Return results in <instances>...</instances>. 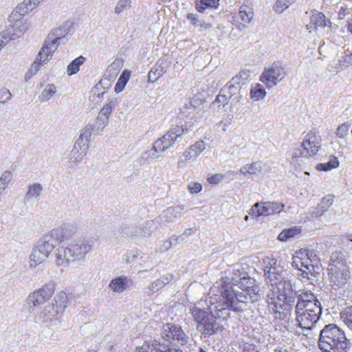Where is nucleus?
<instances>
[{
	"label": "nucleus",
	"instance_id": "1",
	"mask_svg": "<svg viewBox=\"0 0 352 352\" xmlns=\"http://www.w3.org/2000/svg\"><path fill=\"white\" fill-rule=\"evenodd\" d=\"M227 278H222L219 282L213 285L209 293L208 299L206 301L209 303L210 314L214 318L226 320L230 317V311L239 312L234 307L239 304L234 298V290L230 283H227Z\"/></svg>",
	"mask_w": 352,
	"mask_h": 352
},
{
	"label": "nucleus",
	"instance_id": "2",
	"mask_svg": "<svg viewBox=\"0 0 352 352\" xmlns=\"http://www.w3.org/2000/svg\"><path fill=\"white\" fill-rule=\"evenodd\" d=\"M296 320L298 324L306 329H311L316 324L322 313L320 302L313 293L302 292L298 295L296 305Z\"/></svg>",
	"mask_w": 352,
	"mask_h": 352
},
{
	"label": "nucleus",
	"instance_id": "3",
	"mask_svg": "<svg viewBox=\"0 0 352 352\" xmlns=\"http://www.w3.org/2000/svg\"><path fill=\"white\" fill-rule=\"evenodd\" d=\"M266 265L264 267L266 279L271 284L276 286L279 296L283 300L289 299L293 297L294 293L296 292L295 285L292 283L291 280L285 276L286 271L280 266V262L275 258H267Z\"/></svg>",
	"mask_w": 352,
	"mask_h": 352
},
{
	"label": "nucleus",
	"instance_id": "4",
	"mask_svg": "<svg viewBox=\"0 0 352 352\" xmlns=\"http://www.w3.org/2000/svg\"><path fill=\"white\" fill-rule=\"evenodd\" d=\"M92 249L90 242L78 241L67 246H58L52 254V258L56 266L67 267L72 262L84 260Z\"/></svg>",
	"mask_w": 352,
	"mask_h": 352
},
{
	"label": "nucleus",
	"instance_id": "5",
	"mask_svg": "<svg viewBox=\"0 0 352 352\" xmlns=\"http://www.w3.org/2000/svg\"><path fill=\"white\" fill-rule=\"evenodd\" d=\"M238 274L235 273V276L230 280L228 277L227 283H230L231 287L239 286L242 289V292H239L233 289L234 290V298L239 304L238 307H234L237 311H243L245 307V305L248 302H254L257 301L261 297L260 287L256 285H253V283L250 280L249 278H246L245 276L241 277V274L238 271Z\"/></svg>",
	"mask_w": 352,
	"mask_h": 352
},
{
	"label": "nucleus",
	"instance_id": "6",
	"mask_svg": "<svg viewBox=\"0 0 352 352\" xmlns=\"http://www.w3.org/2000/svg\"><path fill=\"white\" fill-rule=\"evenodd\" d=\"M318 346L324 352H348L349 342L341 329L329 324L320 331Z\"/></svg>",
	"mask_w": 352,
	"mask_h": 352
},
{
	"label": "nucleus",
	"instance_id": "7",
	"mask_svg": "<svg viewBox=\"0 0 352 352\" xmlns=\"http://www.w3.org/2000/svg\"><path fill=\"white\" fill-rule=\"evenodd\" d=\"M327 270L331 285L335 289L344 286L350 278L349 267L340 252L332 253Z\"/></svg>",
	"mask_w": 352,
	"mask_h": 352
},
{
	"label": "nucleus",
	"instance_id": "8",
	"mask_svg": "<svg viewBox=\"0 0 352 352\" xmlns=\"http://www.w3.org/2000/svg\"><path fill=\"white\" fill-rule=\"evenodd\" d=\"M56 248L57 245L47 235L45 234L42 236L38 240L36 245L32 249L30 255V268H36L39 264L45 261Z\"/></svg>",
	"mask_w": 352,
	"mask_h": 352
},
{
	"label": "nucleus",
	"instance_id": "9",
	"mask_svg": "<svg viewBox=\"0 0 352 352\" xmlns=\"http://www.w3.org/2000/svg\"><path fill=\"white\" fill-rule=\"evenodd\" d=\"M54 291L55 284L50 282L30 293L26 298V303L29 306V311L34 312L36 307L40 306L50 300Z\"/></svg>",
	"mask_w": 352,
	"mask_h": 352
},
{
	"label": "nucleus",
	"instance_id": "10",
	"mask_svg": "<svg viewBox=\"0 0 352 352\" xmlns=\"http://www.w3.org/2000/svg\"><path fill=\"white\" fill-rule=\"evenodd\" d=\"M287 76L286 67L280 63H274L270 67L265 69L260 76V80L267 87L272 88L284 80Z\"/></svg>",
	"mask_w": 352,
	"mask_h": 352
},
{
	"label": "nucleus",
	"instance_id": "11",
	"mask_svg": "<svg viewBox=\"0 0 352 352\" xmlns=\"http://www.w3.org/2000/svg\"><path fill=\"white\" fill-rule=\"evenodd\" d=\"M162 335L166 342L164 344L166 348L171 343L184 345L188 338L179 326L170 323L163 326Z\"/></svg>",
	"mask_w": 352,
	"mask_h": 352
},
{
	"label": "nucleus",
	"instance_id": "12",
	"mask_svg": "<svg viewBox=\"0 0 352 352\" xmlns=\"http://www.w3.org/2000/svg\"><path fill=\"white\" fill-rule=\"evenodd\" d=\"M293 266L302 272V278H307L312 280L314 275V266L311 263V261L308 257V254L305 250H299L293 256Z\"/></svg>",
	"mask_w": 352,
	"mask_h": 352
},
{
	"label": "nucleus",
	"instance_id": "13",
	"mask_svg": "<svg viewBox=\"0 0 352 352\" xmlns=\"http://www.w3.org/2000/svg\"><path fill=\"white\" fill-rule=\"evenodd\" d=\"M192 122L189 128L187 126H175L171 128L162 138L158 139L155 142L159 144V146L164 152L166 149L169 148L175 142L178 138L184 135L189 129L192 126Z\"/></svg>",
	"mask_w": 352,
	"mask_h": 352
},
{
	"label": "nucleus",
	"instance_id": "14",
	"mask_svg": "<svg viewBox=\"0 0 352 352\" xmlns=\"http://www.w3.org/2000/svg\"><path fill=\"white\" fill-rule=\"evenodd\" d=\"M303 151L300 153L302 157H313L318 152L321 146V138L316 132L308 133L301 143Z\"/></svg>",
	"mask_w": 352,
	"mask_h": 352
},
{
	"label": "nucleus",
	"instance_id": "15",
	"mask_svg": "<svg viewBox=\"0 0 352 352\" xmlns=\"http://www.w3.org/2000/svg\"><path fill=\"white\" fill-rule=\"evenodd\" d=\"M160 224L157 221V218H155L154 220L145 221L140 227L124 228L123 232L134 236H151L158 228Z\"/></svg>",
	"mask_w": 352,
	"mask_h": 352
},
{
	"label": "nucleus",
	"instance_id": "16",
	"mask_svg": "<svg viewBox=\"0 0 352 352\" xmlns=\"http://www.w3.org/2000/svg\"><path fill=\"white\" fill-rule=\"evenodd\" d=\"M254 16L253 9L247 4H243L239 8V13L234 16V24L239 30H243L247 28Z\"/></svg>",
	"mask_w": 352,
	"mask_h": 352
},
{
	"label": "nucleus",
	"instance_id": "17",
	"mask_svg": "<svg viewBox=\"0 0 352 352\" xmlns=\"http://www.w3.org/2000/svg\"><path fill=\"white\" fill-rule=\"evenodd\" d=\"M184 209V206L169 207L164 210L162 213L157 217V221L160 226H166L170 223H173L182 216V210Z\"/></svg>",
	"mask_w": 352,
	"mask_h": 352
},
{
	"label": "nucleus",
	"instance_id": "18",
	"mask_svg": "<svg viewBox=\"0 0 352 352\" xmlns=\"http://www.w3.org/2000/svg\"><path fill=\"white\" fill-rule=\"evenodd\" d=\"M58 314L54 306L49 303L36 312L34 320L38 323H51Z\"/></svg>",
	"mask_w": 352,
	"mask_h": 352
},
{
	"label": "nucleus",
	"instance_id": "19",
	"mask_svg": "<svg viewBox=\"0 0 352 352\" xmlns=\"http://www.w3.org/2000/svg\"><path fill=\"white\" fill-rule=\"evenodd\" d=\"M68 32L69 28L66 24L52 29L46 37L48 42L47 45L52 47V50L55 48V45H57V47H58Z\"/></svg>",
	"mask_w": 352,
	"mask_h": 352
},
{
	"label": "nucleus",
	"instance_id": "20",
	"mask_svg": "<svg viewBox=\"0 0 352 352\" xmlns=\"http://www.w3.org/2000/svg\"><path fill=\"white\" fill-rule=\"evenodd\" d=\"M205 149L206 143L202 140H199L186 150L183 153L182 156L185 158L186 161L194 162Z\"/></svg>",
	"mask_w": 352,
	"mask_h": 352
},
{
	"label": "nucleus",
	"instance_id": "21",
	"mask_svg": "<svg viewBox=\"0 0 352 352\" xmlns=\"http://www.w3.org/2000/svg\"><path fill=\"white\" fill-rule=\"evenodd\" d=\"M84 148L76 143L74 144L69 156V163L72 168L78 166L86 155L88 149Z\"/></svg>",
	"mask_w": 352,
	"mask_h": 352
},
{
	"label": "nucleus",
	"instance_id": "22",
	"mask_svg": "<svg viewBox=\"0 0 352 352\" xmlns=\"http://www.w3.org/2000/svg\"><path fill=\"white\" fill-rule=\"evenodd\" d=\"M239 77L238 76H236L235 77L232 78V80L230 81L223 89V93L228 95V93L230 94V100H232V103L234 102L235 103H237L239 102L241 96L239 95V87L234 85V83L239 84V82L238 81Z\"/></svg>",
	"mask_w": 352,
	"mask_h": 352
},
{
	"label": "nucleus",
	"instance_id": "23",
	"mask_svg": "<svg viewBox=\"0 0 352 352\" xmlns=\"http://www.w3.org/2000/svg\"><path fill=\"white\" fill-rule=\"evenodd\" d=\"M93 129L91 127V124H87L80 130V135L75 143L88 149Z\"/></svg>",
	"mask_w": 352,
	"mask_h": 352
},
{
	"label": "nucleus",
	"instance_id": "24",
	"mask_svg": "<svg viewBox=\"0 0 352 352\" xmlns=\"http://www.w3.org/2000/svg\"><path fill=\"white\" fill-rule=\"evenodd\" d=\"M129 278L125 276L115 278L109 284V289L116 293H122L127 287Z\"/></svg>",
	"mask_w": 352,
	"mask_h": 352
},
{
	"label": "nucleus",
	"instance_id": "25",
	"mask_svg": "<svg viewBox=\"0 0 352 352\" xmlns=\"http://www.w3.org/2000/svg\"><path fill=\"white\" fill-rule=\"evenodd\" d=\"M331 24L330 20L327 19L322 12H316L311 16L310 28L314 27L315 29H317L318 27H330Z\"/></svg>",
	"mask_w": 352,
	"mask_h": 352
},
{
	"label": "nucleus",
	"instance_id": "26",
	"mask_svg": "<svg viewBox=\"0 0 352 352\" xmlns=\"http://www.w3.org/2000/svg\"><path fill=\"white\" fill-rule=\"evenodd\" d=\"M50 305H53L55 309L60 314L64 311L68 305V297L65 292H59L54 296L53 301Z\"/></svg>",
	"mask_w": 352,
	"mask_h": 352
},
{
	"label": "nucleus",
	"instance_id": "27",
	"mask_svg": "<svg viewBox=\"0 0 352 352\" xmlns=\"http://www.w3.org/2000/svg\"><path fill=\"white\" fill-rule=\"evenodd\" d=\"M164 151L155 142L153 143V148L142 153L140 160L142 162L148 163L152 160L157 159Z\"/></svg>",
	"mask_w": 352,
	"mask_h": 352
},
{
	"label": "nucleus",
	"instance_id": "28",
	"mask_svg": "<svg viewBox=\"0 0 352 352\" xmlns=\"http://www.w3.org/2000/svg\"><path fill=\"white\" fill-rule=\"evenodd\" d=\"M165 344L145 342L142 346H136L135 352H167Z\"/></svg>",
	"mask_w": 352,
	"mask_h": 352
},
{
	"label": "nucleus",
	"instance_id": "29",
	"mask_svg": "<svg viewBox=\"0 0 352 352\" xmlns=\"http://www.w3.org/2000/svg\"><path fill=\"white\" fill-rule=\"evenodd\" d=\"M214 318L211 316L204 320L200 324H197V329L201 332L202 334L211 336L214 333Z\"/></svg>",
	"mask_w": 352,
	"mask_h": 352
},
{
	"label": "nucleus",
	"instance_id": "30",
	"mask_svg": "<svg viewBox=\"0 0 352 352\" xmlns=\"http://www.w3.org/2000/svg\"><path fill=\"white\" fill-rule=\"evenodd\" d=\"M107 92L106 88L103 86L102 81H99L91 89L89 96V100L95 104L101 102L104 94Z\"/></svg>",
	"mask_w": 352,
	"mask_h": 352
},
{
	"label": "nucleus",
	"instance_id": "31",
	"mask_svg": "<svg viewBox=\"0 0 352 352\" xmlns=\"http://www.w3.org/2000/svg\"><path fill=\"white\" fill-rule=\"evenodd\" d=\"M47 39L45 38L44 45L42 48L40 50L37 57H38V60L42 61L43 63H47L52 57L53 54L57 50V45H55V48L52 50V47L47 45Z\"/></svg>",
	"mask_w": 352,
	"mask_h": 352
},
{
	"label": "nucleus",
	"instance_id": "32",
	"mask_svg": "<svg viewBox=\"0 0 352 352\" xmlns=\"http://www.w3.org/2000/svg\"><path fill=\"white\" fill-rule=\"evenodd\" d=\"M263 205L264 208L263 214H264V216L279 213L285 207L284 204L276 201H263Z\"/></svg>",
	"mask_w": 352,
	"mask_h": 352
},
{
	"label": "nucleus",
	"instance_id": "33",
	"mask_svg": "<svg viewBox=\"0 0 352 352\" xmlns=\"http://www.w3.org/2000/svg\"><path fill=\"white\" fill-rule=\"evenodd\" d=\"M30 27V23L25 21L19 20L16 21L12 26L13 31L16 33H13L12 35L9 36L10 40H14L16 37L20 36L21 34H23L28 30Z\"/></svg>",
	"mask_w": 352,
	"mask_h": 352
},
{
	"label": "nucleus",
	"instance_id": "34",
	"mask_svg": "<svg viewBox=\"0 0 352 352\" xmlns=\"http://www.w3.org/2000/svg\"><path fill=\"white\" fill-rule=\"evenodd\" d=\"M172 279L173 276L171 274L162 276L150 285L149 289L152 293L156 292L168 284Z\"/></svg>",
	"mask_w": 352,
	"mask_h": 352
},
{
	"label": "nucleus",
	"instance_id": "35",
	"mask_svg": "<svg viewBox=\"0 0 352 352\" xmlns=\"http://www.w3.org/2000/svg\"><path fill=\"white\" fill-rule=\"evenodd\" d=\"M38 5L34 0H24L16 6V12L21 16H24L35 8Z\"/></svg>",
	"mask_w": 352,
	"mask_h": 352
},
{
	"label": "nucleus",
	"instance_id": "36",
	"mask_svg": "<svg viewBox=\"0 0 352 352\" xmlns=\"http://www.w3.org/2000/svg\"><path fill=\"white\" fill-rule=\"evenodd\" d=\"M333 196L328 195L323 197L316 208L315 213L316 217L322 216L324 212H326L329 207L333 204Z\"/></svg>",
	"mask_w": 352,
	"mask_h": 352
},
{
	"label": "nucleus",
	"instance_id": "37",
	"mask_svg": "<svg viewBox=\"0 0 352 352\" xmlns=\"http://www.w3.org/2000/svg\"><path fill=\"white\" fill-rule=\"evenodd\" d=\"M118 104V99L112 98L109 99L108 102L103 106L98 116L109 120V116L112 113V110L116 108Z\"/></svg>",
	"mask_w": 352,
	"mask_h": 352
},
{
	"label": "nucleus",
	"instance_id": "38",
	"mask_svg": "<svg viewBox=\"0 0 352 352\" xmlns=\"http://www.w3.org/2000/svg\"><path fill=\"white\" fill-rule=\"evenodd\" d=\"M43 190V186L39 183L30 184L25 199L28 201L34 198H38L41 195Z\"/></svg>",
	"mask_w": 352,
	"mask_h": 352
},
{
	"label": "nucleus",
	"instance_id": "39",
	"mask_svg": "<svg viewBox=\"0 0 352 352\" xmlns=\"http://www.w3.org/2000/svg\"><path fill=\"white\" fill-rule=\"evenodd\" d=\"M263 164L261 162H256L250 164H246L240 169V173L243 175H254L262 170Z\"/></svg>",
	"mask_w": 352,
	"mask_h": 352
},
{
	"label": "nucleus",
	"instance_id": "40",
	"mask_svg": "<svg viewBox=\"0 0 352 352\" xmlns=\"http://www.w3.org/2000/svg\"><path fill=\"white\" fill-rule=\"evenodd\" d=\"M65 240L69 239L77 231V225L74 222L64 223L59 226Z\"/></svg>",
	"mask_w": 352,
	"mask_h": 352
},
{
	"label": "nucleus",
	"instance_id": "41",
	"mask_svg": "<svg viewBox=\"0 0 352 352\" xmlns=\"http://www.w3.org/2000/svg\"><path fill=\"white\" fill-rule=\"evenodd\" d=\"M109 120L102 118L98 115L93 124H91V127L93 129V133L95 135H100L105 127L108 125Z\"/></svg>",
	"mask_w": 352,
	"mask_h": 352
},
{
	"label": "nucleus",
	"instance_id": "42",
	"mask_svg": "<svg viewBox=\"0 0 352 352\" xmlns=\"http://www.w3.org/2000/svg\"><path fill=\"white\" fill-rule=\"evenodd\" d=\"M230 100V94H229V93H228V95L226 94L223 93V89H221L219 94L217 96L212 105L213 108L217 109L225 107V106L229 102Z\"/></svg>",
	"mask_w": 352,
	"mask_h": 352
},
{
	"label": "nucleus",
	"instance_id": "43",
	"mask_svg": "<svg viewBox=\"0 0 352 352\" xmlns=\"http://www.w3.org/2000/svg\"><path fill=\"white\" fill-rule=\"evenodd\" d=\"M85 61V58L80 56L72 60L67 68V73L69 76L76 74L80 70V66L82 65Z\"/></svg>",
	"mask_w": 352,
	"mask_h": 352
},
{
	"label": "nucleus",
	"instance_id": "44",
	"mask_svg": "<svg viewBox=\"0 0 352 352\" xmlns=\"http://www.w3.org/2000/svg\"><path fill=\"white\" fill-rule=\"evenodd\" d=\"M250 98L254 101H258L263 99L266 96V91L260 84H256L250 89Z\"/></svg>",
	"mask_w": 352,
	"mask_h": 352
},
{
	"label": "nucleus",
	"instance_id": "45",
	"mask_svg": "<svg viewBox=\"0 0 352 352\" xmlns=\"http://www.w3.org/2000/svg\"><path fill=\"white\" fill-rule=\"evenodd\" d=\"M190 311L192 317L197 324H200L211 316V314H209L206 311L201 309L197 306H194Z\"/></svg>",
	"mask_w": 352,
	"mask_h": 352
},
{
	"label": "nucleus",
	"instance_id": "46",
	"mask_svg": "<svg viewBox=\"0 0 352 352\" xmlns=\"http://www.w3.org/2000/svg\"><path fill=\"white\" fill-rule=\"evenodd\" d=\"M56 93V88L53 84H48L42 93L39 95L38 98L41 102H45L51 99Z\"/></svg>",
	"mask_w": 352,
	"mask_h": 352
},
{
	"label": "nucleus",
	"instance_id": "47",
	"mask_svg": "<svg viewBox=\"0 0 352 352\" xmlns=\"http://www.w3.org/2000/svg\"><path fill=\"white\" fill-rule=\"evenodd\" d=\"M45 235H47L49 239H50L56 245H58V244L60 243L65 241V239L59 226L52 229Z\"/></svg>",
	"mask_w": 352,
	"mask_h": 352
},
{
	"label": "nucleus",
	"instance_id": "48",
	"mask_svg": "<svg viewBox=\"0 0 352 352\" xmlns=\"http://www.w3.org/2000/svg\"><path fill=\"white\" fill-rule=\"evenodd\" d=\"M339 166V161L336 157L331 156V160L325 163H320L317 165V169L319 170L328 171L336 168Z\"/></svg>",
	"mask_w": 352,
	"mask_h": 352
},
{
	"label": "nucleus",
	"instance_id": "49",
	"mask_svg": "<svg viewBox=\"0 0 352 352\" xmlns=\"http://www.w3.org/2000/svg\"><path fill=\"white\" fill-rule=\"evenodd\" d=\"M300 229L294 227L287 230H283L278 236V239L281 241H285L289 238L294 237L297 234L300 233Z\"/></svg>",
	"mask_w": 352,
	"mask_h": 352
},
{
	"label": "nucleus",
	"instance_id": "50",
	"mask_svg": "<svg viewBox=\"0 0 352 352\" xmlns=\"http://www.w3.org/2000/svg\"><path fill=\"white\" fill-rule=\"evenodd\" d=\"M297 0H277L273 7L276 13H282Z\"/></svg>",
	"mask_w": 352,
	"mask_h": 352
},
{
	"label": "nucleus",
	"instance_id": "51",
	"mask_svg": "<svg viewBox=\"0 0 352 352\" xmlns=\"http://www.w3.org/2000/svg\"><path fill=\"white\" fill-rule=\"evenodd\" d=\"M129 77L130 75L127 71H124L122 72L114 87L116 92L120 93L124 89L126 82L129 80Z\"/></svg>",
	"mask_w": 352,
	"mask_h": 352
},
{
	"label": "nucleus",
	"instance_id": "52",
	"mask_svg": "<svg viewBox=\"0 0 352 352\" xmlns=\"http://www.w3.org/2000/svg\"><path fill=\"white\" fill-rule=\"evenodd\" d=\"M340 318L352 331V307H347L340 313Z\"/></svg>",
	"mask_w": 352,
	"mask_h": 352
},
{
	"label": "nucleus",
	"instance_id": "53",
	"mask_svg": "<svg viewBox=\"0 0 352 352\" xmlns=\"http://www.w3.org/2000/svg\"><path fill=\"white\" fill-rule=\"evenodd\" d=\"M131 8V0H118L114 8V12L120 14Z\"/></svg>",
	"mask_w": 352,
	"mask_h": 352
},
{
	"label": "nucleus",
	"instance_id": "54",
	"mask_svg": "<svg viewBox=\"0 0 352 352\" xmlns=\"http://www.w3.org/2000/svg\"><path fill=\"white\" fill-rule=\"evenodd\" d=\"M219 0H197L196 8L199 12H204L206 7H217Z\"/></svg>",
	"mask_w": 352,
	"mask_h": 352
},
{
	"label": "nucleus",
	"instance_id": "55",
	"mask_svg": "<svg viewBox=\"0 0 352 352\" xmlns=\"http://www.w3.org/2000/svg\"><path fill=\"white\" fill-rule=\"evenodd\" d=\"M165 72L163 67L157 66L153 67L148 73V78L150 81L155 82Z\"/></svg>",
	"mask_w": 352,
	"mask_h": 352
},
{
	"label": "nucleus",
	"instance_id": "56",
	"mask_svg": "<svg viewBox=\"0 0 352 352\" xmlns=\"http://www.w3.org/2000/svg\"><path fill=\"white\" fill-rule=\"evenodd\" d=\"M263 202H256L254 204L249 211V214L252 217H258L260 216H264L263 212H264Z\"/></svg>",
	"mask_w": 352,
	"mask_h": 352
},
{
	"label": "nucleus",
	"instance_id": "57",
	"mask_svg": "<svg viewBox=\"0 0 352 352\" xmlns=\"http://www.w3.org/2000/svg\"><path fill=\"white\" fill-rule=\"evenodd\" d=\"M46 64L45 63H43L40 60H38V57H36L35 61L32 64L30 69L25 74V79L28 78H30L32 75L36 74V72L40 69L41 65Z\"/></svg>",
	"mask_w": 352,
	"mask_h": 352
},
{
	"label": "nucleus",
	"instance_id": "58",
	"mask_svg": "<svg viewBox=\"0 0 352 352\" xmlns=\"http://www.w3.org/2000/svg\"><path fill=\"white\" fill-rule=\"evenodd\" d=\"M12 98V94L9 89L2 88L0 89V104H3L9 101Z\"/></svg>",
	"mask_w": 352,
	"mask_h": 352
},
{
	"label": "nucleus",
	"instance_id": "59",
	"mask_svg": "<svg viewBox=\"0 0 352 352\" xmlns=\"http://www.w3.org/2000/svg\"><path fill=\"white\" fill-rule=\"evenodd\" d=\"M349 129V124L343 123L338 126L336 131V135L341 138H344L348 134Z\"/></svg>",
	"mask_w": 352,
	"mask_h": 352
},
{
	"label": "nucleus",
	"instance_id": "60",
	"mask_svg": "<svg viewBox=\"0 0 352 352\" xmlns=\"http://www.w3.org/2000/svg\"><path fill=\"white\" fill-rule=\"evenodd\" d=\"M188 189L191 194H197L201 190L202 186L200 183L191 182L188 184Z\"/></svg>",
	"mask_w": 352,
	"mask_h": 352
},
{
	"label": "nucleus",
	"instance_id": "61",
	"mask_svg": "<svg viewBox=\"0 0 352 352\" xmlns=\"http://www.w3.org/2000/svg\"><path fill=\"white\" fill-rule=\"evenodd\" d=\"M13 174L11 171L6 170L1 176L0 180L6 185H8L12 179Z\"/></svg>",
	"mask_w": 352,
	"mask_h": 352
},
{
	"label": "nucleus",
	"instance_id": "62",
	"mask_svg": "<svg viewBox=\"0 0 352 352\" xmlns=\"http://www.w3.org/2000/svg\"><path fill=\"white\" fill-rule=\"evenodd\" d=\"M223 179V175L221 174H215L208 179V182L212 184H217Z\"/></svg>",
	"mask_w": 352,
	"mask_h": 352
},
{
	"label": "nucleus",
	"instance_id": "63",
	"mask_svg": "<svg viewBox=\"0 0 352 352\" xmlns=\"http://www.w3.org/2000/svg\"><path fill=\"white\" fill-rule=\"evenodd\" d=\"M186 17L190 21L191 24H192L195 27H198V24L200 20H199L196 14L188 13Z\"/></svg>",
	"mask_w": 352,
	"mask_h": 352
},
{
	"label": "nucleus",
	"instance_id": "64",
	"mask_svg": "<svg viewBox=\"0 0 352 352\" xmlns=\"http://www.w3.org/2000/svg\"><path fill=\"white\" fill-rule=\"evenodd\" d=\"M300 250H305V252L308 254V257L310 258V261H311V263L317 260L316 254L314 251H310L307 249H301Z\"/></svg>",
	"mask_w": 352,
	"mask_h": 352
}]
</instances>
